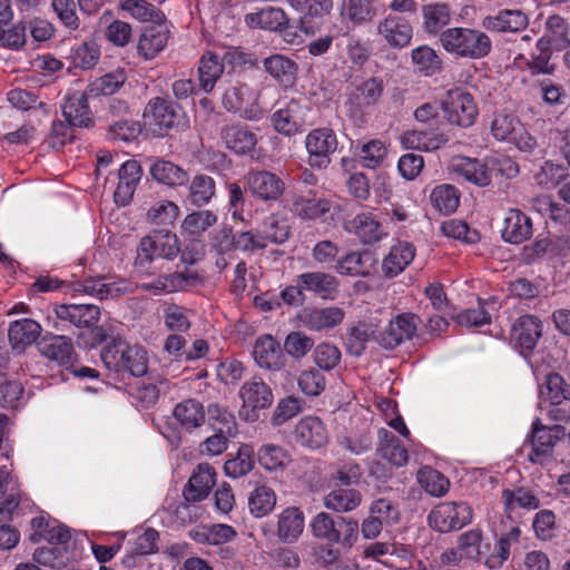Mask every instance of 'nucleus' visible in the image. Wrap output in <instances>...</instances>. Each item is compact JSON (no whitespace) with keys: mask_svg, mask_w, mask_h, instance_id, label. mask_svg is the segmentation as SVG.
Listing matches in <instances>:
<instances>
[{"mask_svg":"<svg viewBox=\"0 0 570 570\" xmlns=\"http://www.w3.org/2000/svg\"><path fill=\"white\" fill-rule=\"evenodd\" d=\"M440 42L449 53L469 59L484 58L492 48V42L487 33L462 27L443 30L440 33Z\"/></svg>","mask_w":570,"mask_h":570,"instance_id":"1","label":"nucleus"},{"mask_svg":"<svg viewBox=\"0 0 570 570\" xmlns=\"http://www.w3.org/2000/svg\"><path fill=\"white\" fill-rule=\"evenodd\" d=\"M101 361L105 366L116 373L127 372L132 376H142L148 371L147 352L137 345H130L120 337L101 351Z\"/></svg>","mask_w":570,"mask_h":570,"instance_id":"2","label":"nucleus"},{"mask_svg":"<svg viewBox=\"0 0 570 570\" xmlns=\"http://www.w3.org/2000/svg\"><path fill=\"white\" fill-rule=\"evenodd\" d=\"M180 253L179 239L176 234L167 230H154L140 239L135 265L146 271L155 258L173 261Z\"/></svg>","mask_w":570,"mask_h":570,"instance_id":"3","label":"nucleus"},{"mask_svg":"<svg viewBox=\"0 0 570 570\" xmlns=\"http://www.w3.org/2000/svg\"><path fill=\"white\" fill-rule=\"evenodd\" d=\"M441 107L448 121L460 127L471 126L478 115L472 95L460 87L446 91Z\"/></svg>","mask_w":570,"mask_h":570,"instance_id":"4","label":"nucleus"},{"mask_svg":"<svg viewBox=\"0 0 570 570\" xmlns=\"http://www.w3.org/2000/svg\"><path fill=\"white\" fill-rule=\"evenodd\" d=\"M239 397L243 401L239 415L249 422L258 419V411L269 407L273 403L272 389L263 379L254 376L246 381L239 389Z\"/></svg>","mask_w":570,"mask_h":570,"instance_id":"5","label":"nucleus"},{"mask_svg":"<svg viewBox=\"0 0 570 570\" xmlns=\"http://www.w3.org/2000/svg\"><path fill=\"white\" fill-rule=\"evenodd\" d=\"M337 146L338 140L333 129L323 127L311 130L305 138L309 166L318 169L326 168Z\"/></svg>","mask_w":570,"mask_h":570,"instance_id":"6","label":"nucleus"},{"mask_svg":"<svg viewBox=\"0 0 570 570\" xmlns=\"http://www.w3.org/2000/svg\"><path fill=\"white\" fill-rule=\"evenodd\" d=\"M472 520V509L465 502H443L429 514V523L440 532L459 530Z\"/></svg>","mask_w":570,"mask_h":570,"instance_id":"7","label":"nucleus"},{"mask_svg":"<svg viewBox=\"0 0 570 570\" xmlns=\"http://www.w3.org/2000/svg\"><path fill=\"white\" fill-rule=\"evenodd\" d=\"M542 332L543 323L538 316L522 315L511 326V343L521 355L529 357L542 337Z\"/></svg>","mask_w":570,"mask_h":570,"instance_id":"8","label":"nucleus"},{"mask_svg":"<svg viewBox=\"0 0 570 570\" xmlns=\"http://www.w3.org/2000/svg\"><path fill=\"white\" fill-rule=\"evenodd\" d=\"M564 435L566 429L561 424L547 426L541 423L540 419H535L530 435L532 451L529 454V460L533 463H541V458L549 455L557 441Z\"/></svg>","mask_w":570,"mask_h":570,"instance_id":"9","label":"nucleus"},{"mask_svg":"<svg viewBox=\"0 0 570 570\" xmlns=\"http://www.w3.org/2000/svg\"><path fill=\"white\" fill-rule=\"evenodd\" d=\"M307 112V105L292 99L272 115L273 127L282 135L293 136L305 125Z\"/></svg>","mask_w":570,"mask_h":570,"instance_id":"10","label":"nucleus"},{"mask_svg":"<svg viewBox=\"0 0 570 570\" xmlns=\"http://www.w3.org/2000/svg\"><path fill=\"white\" fill-rule=\"evenodd\" d=\"M246 181L250 193L265 202L278 200L286 189L284 180L268 170L249 171Z\"/></svg>","mask_w":570,"mask_h":570,"instance_id":"11","label":"nucleus"},{"mask_svg":"<svg viewBox=\"0 0 570 570\" xmlns=\"http://www.w3.org/2000/svg\"><path fill=\"white\" fill-rule=\"evenodd\" d=\"M415 331V317L410 314H402L390 321L383 330H379L376 342L382 347L392 350L402 342L412 338Z\"/></svg>","mask_w":570,"mask_h":570,"instance_id":"12","label":"nucleus"},{"mask_svg":"<svg viewBox=\"0 0 570 570\" xmlns=\"http://www.w3.org/2000/svg\"><path fill=\"white\" fill-rule=\"evenodd\" d=\"M252 91L249 87L243 82L236 81L230 83L224 91L222 102L227 111H243L242 117L248 120H258L263 116V111L255 105L246 107L249 101Z\"/></svg>","mask_w":570,"mask_h":570,"instance_id":"13","label":"nucleus"},{"mask_svg":"<svg viewBox=\"0 0 570 570\" xmlns=\"http://www.w3.org/2000/svg\"><path fill=\"white\" fill-rule=\"evenodd\" d=\"M76 292L95 296L99 299H114L132 293L131 284L126 279L106 282L105 277H89L75 286Z\"/></svg>","mask_w":570,"mask_h":570,"instance_id":"14","label":"nucleus"},{"mask_svg":"<svg viewBox=\"0 0 570 570\" xmlns=\"http://www.w3.org/2000/svg\"><path fill=\"white\" fill-rule=\"evenodd\" d=\"M344 316L345 312L338 306L305 307L299 312L298 320L311 331H324L341 324Z\"/></svg>","mask_w":570,"mask_h":570,"instance_id":"15","label":"nucleus"},{"mask_svg":"<svg viewBox=\"0 0 570 570\" xmlns=\"http://www.w3.org/2000/svg\"><path fill=\"white\" fill-rule=\"evenodd\" d=\"M141 176L142 168L135 159H129L120 166L118 170V185L114 193V199L117 205L126 206L130 203Z\"/></svg>","mask_w":570,"mask_h":570,"instance_id":"16","label":"nucleus"},{"mask_svg":"<svg viewBox=\"0 0 570 570\" xmlns=\"http://www.w3.org/2000/svg\"><path fill=\"white\" fill-rule=\"evenodd\" d=\"M219 137L226 148L238 155L252 153L257 145V136L242 124H226L220 128Z\"/></svg>","mask_w":570,"mask_h":570,"instance_id":"17","label":"nucleus"},{"mask_svg":"<svg viewBox=\"0 0 570 570\" xmlns=\"http://www.w3.org/2000/svg\"><path fill=\"white\" fill-rule=\"evenodd\" d=\"M254 358L262 368L279 371L285 366L286 357L281 344L272 335L259 336L254 344Z\"/></svg>","mask_w":570,"mask_h":570,"instance_id":"18","label":"nucleus"},{"mask_svg":"<svg viewBox=\"0 0 570 570\" xmlns=\"http://www.w3.org/2000/svg\"><path fill=\"white\" fill-rule=\"evenodd\" d=\"M59 322H66L76 327H91L100 317V308L94 304H62L55 308Z\"/></svg>","mask_w":570,"mask_h":570,"instance_id":"19","label":"nucleus"},{"mask_svg":"<svg viewBox=\"0 0 570 570\" xmlns=\"http://www.w3.org/2000/svg\"><path fill=\"white\" fill-rule=\"evenodd\" d=\"M297 277L301 288L321 298L333 299L338 293L340 281L331 273L306 272Z\"/></svg>","mask_w":570,"mask_h":570,"instance_id":"20","label":"nucleus"},{"mask_svg":"<svg viewBox=\"0 0 570 570\" xmlns=\"http://www.w3.org/2000/svg\"><path fill=\"white\" fill-rule=\"evenodd\" d=\"M412 26L396 14H389L377 24V33L393 48H404L412 39Z\"/></svg>","mask_w":570,"mask_h":570,"instance_id":"21","label":"nucleus"},{"mask_svg":"<svg viewBox=\"0 0 570 570\" xmlns=\"http://www.w3.org/2000/svg\"><path fill=\"white\" fill-rule=\"evenodd\" d=\"M199 282V276L196 272H179L167 275H161L153 282L141 283L139 287L144 291L153 292L154 294L173 293L186 289L194 286Z\"/></svg>","mask_w":570,"mask_h":570,"instance_id":"22","label":"nucleus"},{"mask_svg":"<svg viewBox=\"0 0 570 570\" xmlns=\"http://www.w3.org/2000/svg\"><path fill=\"white\" fill-rule=\"evenodd\" d=\"M173 419L181 430L191 432L206 422V410L204 404L193 397L185 399L177 403L171 412Z\"/></svg>","mask_w":570,"mask_h":570,"instance_id":"23","label":"nucleus"},{"mask_svg":"<svg viewBox=\"0 0 570 570\" xmlns=\"http://www.w3.org/2000/svg\"><path fill=\"white\" fill-rule=\"evenodd\" d=\"M168 38L169 28L166 23V19L164 21L146 26L138 41V52L145 59H153L165 48Z\"/></svg>","mask_w":570,"mask_h":570,"instance_id":"24","label":"nucleus"},{"mask_svg":"<svg viewBox=\"0 0 570 570\" xmlns=\"http://www.w3.org/2000/svg\"><path fill=\"white\" fill-rule=\"evenodd\" d=\"M144 117L150 125L157 126L160 130H167L177 121V106L169 98L156 97L149 100Z\"/></svg>","mask_w":570,"mask_h":570,"instance_id":"25","label":"nucleus"},{"mask_svg":"<svg viewBox=\"0 0 570 570\" xmlns=\"http://www.w3.org/2000/svg\"><path fill=\"white\" fill-rule=\"evenodd\" d=\"M483 27L497 32H520L529 24L528 16L520 9H503L495 16H487Z\"/></svg>","mask_w":570,"mask_h":570,"instance_id":"26","label":"nucleus"},{"mask_svg":"<svg viewBox=\"0 0 570 570\" xmlns=\"http://www.w3.org/2000/svg\"><path fill=\"white\" fill-rule=\"evenodd\" d=\"M533 234L532 220L520 209H510L503 222L502 238L511 244H521Z\"/></svg>","mask_w":570,"mask_h":570,"instance_id":"27","label":"nucleus"},{"mask_svg":"<svg viewBox=\"0 0 570 570\" xmlns=\"http://www.w3.org/2000/svg\"><path fill=\"white\" fill-rule=\"evenodd\" d=\"M216 472L209 464H199L189 478L188 484L184 490V497L187 502H198L204 500L215 485Z\"/></svg>","mask_w":570,"mask_h":570,"instance_id":"28","label":"nucleus"},{"mask_svg":"<svg viewBox=\"0 0 570 570\" xmlns=\"http://www.w3.org/2000/svg\"><path fill=\"white\" fill-rule=\"evenodd\" d=\"M62 115L70 126L89 128L94 125L85 92L76 91L68 96L62 105Z\"/></svg>","mask_w":570,"mask_h":570,"instance_id":"29","label":"nucleus"},{"mask_svg":"<svg viewBox=\"0 0 570 570\" xmlns=\"http://www.w3.org/2000/svg\"><path fill=\"white\" fill-rule=\"evenodd\" d=\"M541 50L549 46L557 49H563L570 46V26L569 22L559 14H552L547 18L544 23V35L538 41Z\"/></svg>","mask_w":570,"mask_h":570,"instance_id":"30","label":"nucleus"},{"mask_svg":"<svg viewBox=\"0 0 570 570\" xmlns=\"http://www.w3.org/2000/svg\"><path fill=\"white\" fill-rule=\"evenodd\" d=\"M294 434L297 443L311 449H320L327 442L326 429L315 416L302 419L296 424Z\"/></svg>","mask_w":570,"mask_h":570,"instance_id":"31","label":"nucleus"},{"mask_svg":"<svg viewBox=\"0 0 570 570\" xmlns=\"http://www.w3.org/2000/svg\"><path fill=\"white\" fill-rule=\"evenodd\" d=\"M197 71L199 88L205 94L212 92L216 82L224 73V65L219 52L212 50L206 51L199 59Z\"/></svg>","mask_w":570,"mask_h":570,"instance_id":"32","label":"nucleus"},{"mask_svg":"<svg viewBox=\"0 0 570 570\" xmlns=\"http://www.w3.org/2000/svg\"><path fill=\"white\" fill-rule=\"evenodd\" d=\"M348 233H354L361 243L373 244L382 239L385 235L382 225L371 213H361L345 225Z\"/></svg>","mask_w":570,"mask_h":570,"instance_id":"33","label":"nucleus"},{"mask_svg":"<svg viewBox=\"0 0 570 570\" xmlns=\"http://www.w3.org/2000/svg\"><path fill=\"white\" fill-rule=\"evenodd\" d=\"M415 256V247L407 242H397L390 249L389 255L383 259L382 271L384 275L392 278L402 273L411 264Z\"/></svg>","mask_w":570,"mask_h":570,"instance_id":"34","label":"nucleus"},{"mask_svg":"<svg viewBox=\"0 0 570 570\" xmlns=\"http://www.w3.org/2000/svg\"><path fill=\"white\" fill-rule=\"evenodd\" d=\"M41 353L60 365H71L76 360L71 338L66 335L48 334L43 340Z\"/></svg>","mask_w":570,"mask_h":570,"instance_id":"35","label":"nucleus"},{"mask_svg":"<svg viewBox=\"0 0 570 570\" xmlns=\"http://www.w3.org/2000/svg\"><path fill=\"white\" fill-rule=\"evenodd\" d=\"M151 177L164 185L175 187L186 185L189 180L188 173L173 161L155 158L149 167Z\"/></svg>","mask_w":570,"mask_h":570,"instance_id":"36","label":"nucleus"},{"mask_svg":"<svg viewBox=\"0 0 570 570\" xmlns=\"http://www.w3.org/2000/svg\"><path fill=\"white\" fill-rule=\"evenodd\" d=\"M40 333V324L30 318H22L10 324L8 337L12 350L22 351L26 346L36 342Z\"/></svg>","mask_w":570,"mask_h":570,"instance_id":"37","label":"nucleus"},{"mask_svg":"<svg viewBox=\"0 0 570 570\" xmlns=\"http://www.w3.org/2000/svg\"><path fill=\"white\" fill-rule=\"evenodd\" d=\"M304 529L303 512L295 507L286 508L279 515L277 522V535L286 542L296 541Z\"/></svg>","mask_w":570,"mask_h":570,"instance_id":"38","label":"nucleus"},{"mask_svg":"<svg viewBox=\"0 0 570 570\" xmlns=\"http://www.w3.org/2000/svg\"><path fill=\"white\" fill-rule=\"evenodd\" d=\"M286 2L304 14L298 20V27L305 33L312 32V28L307 27V18L323 17L333 8V0H286Z\"/></svg>","mask_w":570,"mask_h":570,"instance_id":"39","label":"nucleus"},{"mask_svg":"<svg viewBox=\"0 0 570 570\" xmlns=\"http://www.w3.org/2000/svg\"><path fill=\"white\" fill-rule=\"evenodd\" d=\"M380 446L379 451L383 459L395 466H402L407 463L409 454L402 445L399 438L386 429L379 431Z\"/></svg>","mask_w":570,"mask_h":570,"instance_id":"40","label":"nucleus"},{"mask_svg":"<svg viewBox=\"0 0 570 570\" xmlns=\"http://www.w3.org/2000/svg\"><path fill=\"white\" fill-rule=\"evenodd\" d=\"M454 173L479 187H485L491 184V171L488 165L478 159H462L459 164L454 165Z\"/></svg>","mask_w":570,"mask_h":570,"instance_id":"41","label":"nucleus"},{"mask_svg":"<svg viewBox=\"0 0 570 570\" xmlns=\"http://www.w3.org/2000/svg\"><path fill=\"white\" fill-rule=\"evenodd\" d=\"M266 71L285 87L295 82L297 65L282 55H274L264 60Z\"/></svg>","mask_w":570,"mask_h":570,"instance_id":"42","label":"nucleus"},{"mask_svg":"<svg viewBox=\"0 0 570 570\" xmlns=\"http://www.w3.org/2000/svg\"><path fill=\"white\" fill-rule=\"evenodd\" d=\"M382 91V81L375 78H370L357 86L351 94L350 104L356 110L374 106L381 98Z\"/></svg>","mask_w":570,"mask_h":570,"instance_id":"43","label":"nucleus"},{"mask_svg":"<svg viewBox=\"0 0 570 570\" xmlns=\"http://www.w3.org/2000/svg\"><path fill=\"white\" fill-rule=\"evenodd\" d=\"M216 194V183L213 177L198 174L193 177L188 187V200L196 207H203L210 203Z\"/></svg>","mask_w":570,"mask_h":570,"instance_id":"44","label":"nucleus"},{"mask_svg":"<svg viewBox=\"0 0 570 570\" xmlns=\"http://www.w3.org/2000/svg\"><path fill=\"white\" fill-rule=\"evenodd\" d=\"M379 327L373 323L360 322L353 326L346 336V347L350 354L360 356L370 340L376 342Z\"/></svg>","mask_w":570,"mask_h":570,"instance_id":"45","label":"nucleus"},{"mask_svg":"<svg viewBox=\"0 0 570 570\" xmlns=\"http://www.w3.org/2000/svg\"><path fill=\"white\" fill-rule=\"evenodd\" d=\"M362 502V494L354 489H334L324 498L325 508L336 512H348Z\"/></svg>","mask_w":570,"mask_h":570,"instance_id":"46","label":"nucleus"},{"mask_svg":"<svg viewBox=\"0 0 570 570\" xmlns=\"http://www.w3.org/2000/svg\"><path fill=\"white\" fill-rule=\"evenodd\" d=\"M431 204L441 214H453L460 205V191L450 184L436 186L430 195Z\"/></svg>","mask_w":570,"mask_h":570,"instance_id":"47","label":"nucleus"},{"mask_svg":"<svg viewBox=\"0 0 570 570\" xmlns=\"http://www.w3.org/2000/svg\"><path fill=\"white\" fill-rule=\"evenodd\" d=\"M276 504L274 490L266 485H257L248 495V509L255 518L269 514Z\"/></svg>","mask_w":570,"mask_h":570,"instance_id":"48","label":"nucleus"},{"mask_svg":"<svg viewBox=\"0 0 570 570\" xmlns=\"http://www.w3.org/2000/svg\"><path fill=\"white\" fill-rule=\"evenodd\" d=\"M343 18L361 26L370 22L376 16L373 0H343Z\"/></svg>","mask_w":570,"mask_h":570,"instance_id":"49","label":"nucleus"},{"mask_svg":"<svg viewBox=\"0 0 570 570\" xmlns=\"http://www.w3.org/2000/svg\"><path fill=\"white\" fill-rule=\"evenodd\" d=\"M445 135L429 137L425 131L410 130L402 135L401 142L406 149L435 150L448 142Z\"/></svg>","mask_w":570,"mask_h":570,"instance_id":"50","label":"nucleus"},{"mask_svg":"<svg viewBox=\"0 0 570 570\" xmlns=\"http://www.w3.org/2000/svg\"><path fill=\"white\" fill-rule=\"evenodd\" d=\"M254 454L255 453L252 445L242 444L236 456L225 462V473L234 479L246 475L254 468Z\"/></svg>","mask_w":570,"mask_h":570,"instance_id":"51","label":"nucleus"},{"mask_svg":"<svg viewBox=\"0 0 570 570\" xmlns=\"http://www.w3.org/2000/svg\"><path fill=\"white\" fill-rule=\"evenodd\" d=\"M205 410L209 423L216 431H220L227 435L237 434L238 430L236 419L227 407L222 406L218 403H210Z\"/></svg>","mask_w":570,"mask_h":570,"instance_id":"52","label":"nucleus"},{"mask_svg":"<svg viewBox=\"0 0 570 570\" xmlns=\"http://www.w3.org/2000/svg\"><path fill=\"white\" fill-rule=\"evenodd\" d=\"M424 30L436 35L450 21V10L445 3H430L422 8Z\"/></svg>","mask_w":570,"mask_h":570,"instance_id":"53","label":"nucleus"},{"mask_svg":"<svg viewBox=\"0 0 570 570\" xmlns=\"http://www.w3.org/2000/svg\"><path fill=\"white\" fill-rule=\"evenodd\" d=\"M120 6L132 18L150 24L165 20V14L146 0H122Z\"/></svg>","mask_w":570,"mask_h":570,"instance_id":"54","label":"nucleus"},{"mask_svg":"<svg viewBox=\"0 0 570 570\" xmlns=\"http://www.w3.org/2000/svg\"><path fill=\"white\" fill-rule=\"evenodd\" d=\"M541 397L550 403H559L561 401H570V384L558 373H549L546 376Z\"/></svg>","mask_w":570,"mask_h":570,"instance_id":"55","label":"nucleus"},{"mask_svg":"<svg viewBox=\"0 0 570 570\" xmlns=\"http://www.w3.org/2000/svg\"><path fill=\"white\" fill-rule=\"evenodd\" d=\"M261 234L266 246L268 243L283 244L288 239L291 228L286 218L271 215L264 220Z\"/></svg>","mask_w":570,"mask_h":570,"instance_id":"56","label":"nucleus"},{"mask_svg":"<svg viewBox=\"0 0 570 570\" xmlns=\"http://www.w3.org/2000/svg\"><path fill=\"white\" fill-rule=\"evenodd\" d=\"M217 215L212 210H197L185 217L181 223V228L190 236L198 237L209 227L214 226L217 223Z\"/></svg>","mask_w":570,"mask_h":570,"instance_id":"57","label":"nucleus"},{"mask_svg":"<svg viewBox=\"0 0 570 570\" xmlns=\"http://www.w3.org/2000/svg\"><path fill=\"white\" fill-rule=\"evenodd\" d=\"M417 481L428 493L434 497H441L449 490L448 479L430 466L419 470Z\"/></svg>","mask_w":570,"mask_h":570,"instance_id":"58","label":"nucleus"},{"mask_svg":"<svg viewBox=\"0 0 570 570\" xmlns=\"http://www.w3.org/2000/svg\"><path fill=\"white\" fill-rule=\"evenodd\" d=\"M257 459L259 464L268 471L282 469L289 462L288 453L274 444L262 445L257 451Z\"/></svg>","mask_w":570,"mask_h":570,"instance_id":"59","label":"nucleus"},{"mask_svg":"<svg viewBox=\"0 0 570 570\" xmlns=\"http://www.w3.org/2000/svg\"><path fill=\"white\" fill-rule=\"evenodd\" d=\"M412 62L426 75H434L442 69V60L429 46H420L412 50Z\"/></svg>","mask_w":570,"mask_h":570,"instance_id":"60","label":"nucleus"},{"mask_svg":"<svg viewBox=\"0 0 570 570\" xmlns=\"http://www.w3.org/2000/svg\"><path fill=\"white\" fill-rule=\"evenodd\" d=\"M179 214L178 206L170 200H159L147 212L146 218L154 225H171Z\"/></svg>","mask_w":570,"mask_h":570,"instance_id":"61","label":"nucleus"},{"mask_svg":"<svg viewBox=\"0 0 570 570\" xmlns=\"http://www.w3.org/2000/svg\"><path fill=\"white\" fill-rule=\"evenodd\" d=\"M125 81L126 75L122 70L109 72L91 82L89 86V92L95 96L114 95L116 91L119 90L120 87L124 86Z\"/></svg>","mask_w":570,"mask_h":570,"instance_id":"62","label":"nucleus"},{"mask_svg":"<svg viewBox=\"0 0 570 570\" xmlns=\"http://www.w3.org/2000/svg\"><path fill=\"white\" fill-rule=\"evenodd\" d=\"M335 272L344 276H367L368 272L364 271L363 253L350 252L340 257L335 264Z\"/></svg>","mask_w":570,"mask_h":570,"instance_id":"63","label":"nucleus"},{"mask_svg":"<svg viewBox=\"0 0 570 570\" xmlns=\"http://www.w3.org/2000/svg\"><path fill=\"white\" fill-rule=\"evenodd\" d=\"M521 122L512 115H498L491 124V132L497 140L509 141L518 130H521Z\"/></svg>","mask_w":570,"mask_h":570,"instance_id":"64","label":"nucleus"}]
</instances>
